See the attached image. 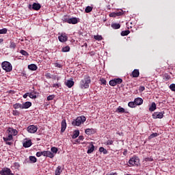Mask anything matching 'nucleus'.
I'll list each match as a JSON object with an SVG mask.
<instances>
[{"mask_svg": "<svg viewBox=\"0 0 175 175\" xmlns=\"http://www.w3.org/2000/svg\"><path fill=\"white\" fill-rule=\"evenodd\" d=\"M90 84H91V77L90 75H85L83 79L79 83V87L81 90H87L90 88Z\"/></svg>", "mask_w": 175, "mask_h": 175, "instance_id": "nucleus-1", "label": "nucleus"}, {"mask_svg": "<svg viewBox=\"0 0 175 175\" xmlns=\"http://www.w3.org/2000/svg\"><path fill=\"white\" fill-rule=\"evenodd\" d=\"M87 120V118L84 116H81L77 117L76 120L72 122V125L73 126H80L81 124H83L85 121Z\"/></svg>", "mask_w": 175, "mask_h": 175, "instance_id": "nucleus-2", "label": "nucleus"}, {"mask_svg": "<svg viewBox=\"0 0 175 175\" xmlns=\"http://www.w3.org/2000/svg\"><path fill=\"white\" fill-rule=\"evenodd\" d=\"M2 68L5 72H12L13 70V66H12V64L9 62H3L1 64Z\"/></svg>", "mask_w": 175, "mask_h": 175, "instance_id": "nucleus-3", "label": "nucleus"}, {"mask_svg": "<svg viewBox=\"0 0 175 175\" xmlns=\"http://www.w3.org/2000/svg\"><path fill=\"white\" fill-rule=\"evenodd\" d=\"M129 163L131 166H139V165H140V160L139 157L134 156L129 159Z\"/></svg>", "mask_w": 175, "mask_h": 175, "instance_id": "nucleus-4", "label": "nucleus"}, {"mask_svg": "<svg viewBox=\"0 0 175 175\" xmlns=\"http://www.w3.org/2000/svg\"><path fill=\"white\" fill-rule=\"evenodd\" d=\"M121 83H122V79L116 78L109 81V85H111V87H116L117 84H121Z\"/></svg>", "mask_w": 175, "mask_h": 175, "instance_id": "nucleus-5", "label": "nucleus"}, {"mask_svg": "<svg viewBox=\"0 0 175 175\" xmlns=\"http://www.w3.org/2000/svg\"><path fill=\"white\" fill-rule=\"evenodd\" d=\"M42 5L38 3H33V5H29V9H33V10H40Z\"/></svg>", "mask_w": 175, "mask_h": 175, "instance_id": "nucleus-6", "label": "nucleus"}, {"mask_svg": "<svg viewBox=\"0 0 175 175\" xmlns=\"http://www.w3.org/2000/svg\"><path fill=\"white\" fill-rule=\"evenodd\" d=\"M7 131L8 133H10V135H12V136H17L18 134V131L16 129L11 127H8Z\"/></svg>", "mask_w": 175, "mask_h": 175, "instance_id": "nucleus-7", "label": "nucleus"}, {"mask_svg": "<svg viewBox=\"0 0 175 175\" xmlns=\"http://www.w3.org/2000/svg\"><path fill=\"white\" fill-rule=\"evenodd\" d=\"M58 39L59 42L64 43L68 40V36H66V33H62L60 36H58Z\"/></svg>", "mask_w": 175, "mask_h": 175, "instance_id": "nucleus-8", "label": "nucleus"}, {"mask_svg": "<svg viewBox=\"0 0 175 175\" xmlns=\"http://www.w3.org/2000/svg\"><path fill=\"white\" fill-rule=\"evenodd\" d=\"M38 131V127L35 125H30L27 127V131L29 133H36Z\"/></svg>", "mask_w": 175, "mask_h": 175, "instance_id": "nucleus-9", "label": "nucleus"}, {"mask_svg": "<svg viewBox=\"0 0 175 175\" xmlns=\"http://www.w3.org/2000/svg\"><path fill=\"white\" fill-rule=\"evenodd\" d=\"M90 146H88L87 154H92L94 152V150H95V146H94V142H90Z\"/></svg>", "mask_w": 175, "mask_h": 175, "instance_id": "nucleus-10", "label": "nucleus"}, {"mask_svg": "<svg viewBox=\"0 0 175 175\" xmlns=\"http://www.w3.org/2000/svg\"><path fill=\"white\" fill-rule=\"evenodd\" d=\"M152 118H163V113L162 112H154L152 114Z\"/></svg>", "mask_w": 175, "mask_h": 175, "instance_id": "nucleus-11", "label": "nucleus"}, {"mask_svg": "<svg viewBox=\"0 0 175 175\" xmlns=\"http://www.w3.org/2000/svg\"><path fill=\"white\" fill-rule=\"evenodd\" d=\"M85 133H86V135H94L95 133H96V129H86L85 131Z\"/></svg>", "mask_w": 175, "mask_h": 175, "instance_id": "nucleus-12", "label": "nucleus"}, {"mask_svg": "<svg viewBox=\"0 0 175 175\" xmlns=\"http://www.w3.org/2000/svg\"><path fill=\"white\" fill-rule=\"evenodd\" d=\"M32 146V141L31 139L25 141L23 142V147H25V148H28L29 147H31Z\"/></svg>", "mask_w": 175, "mask_h": 175, "instance_id": "nucleus-13", "label": "nucleus"}, {"mask_svg": "<svg viewBox=\"0 0 175 175\" xmlns=\"http://www.w3.org/2000/svg\"><path fill=\"white\" fill-rule=\"evenodd\" d=\"M122 14H124L122 12H111L109 14V17H118L122 16Z\"/></svg>", "mask_w": 175, "mask_h": 175, "instance_id": "nucleus-14", "label": "nucleus"}, {"mask_svg": "<svg viewBox=\"0 0 175 175\" xmlns=\"http://www.w3.org/2000/svg\"><path fill=\"white\" fill-rule=\"evenodd\" d=\"M66 23L68 24H77V18H71L66 20Z\"/></svg>", "mask_w": 175, "mask_h": 175, "instance_id": "nucleus-15", "label": "nucleus"}, {"mask_svg": "<svg viewBox=\"0 0 175 175\" xmlns=\"http://www.w3.org/2000/svg\"><path fill=\"white\" fill-rule=\"evenodd\" d=\"M36 94H38V92H36L35 90H33L29 92V97L31 98V99H36V98H38Z\"/></svg>", "mask_w": 175, "mask_h": 175, "instance_id": "nucleus-16", "label": "nucleus"}, {"mask_svg": "<svg viewBox=\"0 0 175 175\" xmlns=\"http://www.w3.org/2000/svg\"><path fill=\"white\" fill-rule=\"evenodd\" d=\"M44 157H47L48 158H54V153L49 150L44 151Z\"/></svg>", "mask_w": 175, "mask_h": 175, "instance_id": "nucleus-17", "label": "nucleus"}, {"mask_svg": "<svg viewBox=\"0 0 175 175\" xmlns=\"http://www.w3.org/2000/svg\"><path fill=\"white\" fill-rule=\"evenodd\" d=\"M136 106H140V105H143V98H137L134 100Z\"/></svg>", "mask_w": 175, "mask_h": 175, "instance_id": "nucleus-18", "label": "nucleus"}, {"mask_svg": "<svg viewBox=\"0 0 175 175\" xmlns=\"http://www.w3.org/2000/svg\"><path fill=\"white\" fill-rule=\"evenodd\" d=\"M31 106H32V103H31L29 101H27L25 103L22 104L23 109H29V107H31Z\"/></svg>", "mask_w": 175, "mask_h": 175, "instance_id": "nucleus-19", "label": "nucleus"}, {"mask_svg": "<svg viewBox=\"0 0 175 175\" xmlns=\"http://www.w3.org/2000/svg\"><path fill=\"white\" fill-rule=\"evenodd\" d=\"M66 129V120L64 119L62 121L61 132L62 133L65 132Z\"/></svg>", "mask_w": 175, "mask_h": 175, "instance_id": "nucleus-20", "label": "nucleus"}, {"mask_svg": "<svg viewBox=\"0 0 175 175\" xmlns=\"http://www.w3.org/2000/svg\"><path fill=\"white\" fill-rule=\"evenodd\" d=\"M66 85L68 88H72V87L73 85H75V81H73L72 80H68L66 82Z\"/></svg>", "mask_w": 175, "mask_h": 175, "instance_id": "nucleus-21", "label": "nucleus"}, {"mask_svg": "<svg viewBox=\"0 0 175 175\" xmlns=\"http://www.w3.org/2000/svg\"><path fill=\"white\" fill-rule=\"evenodd\" d=\"M140 75V72H139V70L138 69H135L131 76H132V77H137L138 76H139Z\"/></svg>", "mask_w": 175, "mask_h": 175, "instance_id": "nucleus-22", "label": "nucleus"}, {"mask_svg": "<svg viewBox=\"0 0 175 175\" xmlns=\"http://www.w3.org/2000/svg\"><path fill=\"white\" fill-rule=\"evenodd\" d=\"M62 167H61L60 165H59L55 171V175H61V173H62Z\"/></svg>", "mask_w": 175, "mask_h": 175, "instance_id": "nucleus-23", "label": "nucleus"}, {"mask_svg": "<svg viewBox=\"0 0 175 175\" xmlns=\"http://www.w3.org/2000/svg\"><path fill=\"white\" fill-rule=\"evenodd\" d=\"M157 110V104L152 103L151 106L149 107V111H155Z\"/></svg>", "mask_w": 175, "mask_h": 175, "instance_id": "nucleus-24", "label": "nucleus"}, {"mask_svg": "<svg viewBox=\"0 0 175 175\" xmlns=\"http://www.w3.org/2000/svg\"><path fill=\"white\" fill-rule=\"evenodd\" d=\"M4 142H10L13 140V135L12 134H9L8 137H3Z\"/></svg>", "mask_w": 175, "mask_h": 175, "instance_id": "nucleus-25", "label": "nucleus"}, {"mask_svg": "<svg viewBox=\"0 0 175 175\" xmlns=\"http://www.w3.org/2000/svg\"><path fill=\"white\" fill-rule=\"evenodd\" d=\"M28 69H29L30 70H36L38 69V66H36V64H29L28 66Z\"/></svg>", "mask_w": 175, "mask_h": 175, "instance_id": "nucleus-26", "label": "nucleus"}, {"mask_svg": "<svg viewBox=\"0 0 175 175\" xmlns=\"http://www.w3.org/2000/svg\"><path fill=\"white\" fill-rule=\"evenodd\" d=\"M111 27L113 29H120V28H121V25L119 23H113L111 25Z\"/></svg>", "mask_w": 175, "mask_h": 175, "instance_id": "nucleus-27", "label": "nucleus"}, {"mask_svg": "<svg viewBox=\"0 0 175 175\" xmlns=\"http://www.w3.org/2000/svg\"><path fill=\"white\" fill-rule=\"evenodd\" d=\"M117 113H128L125 111V109L122 108L121 106H119L116 109Z\"/></svg>", "mask_w": 175, "mask_h": 175, "instance_id": "nucleus-28", "label": "nucleus"}, {"mask_svg": "<svg viewBox=\"0 0 175 175\" xmlns=\"http://www.w3.org/2000/svg\"><path fill=\"white\" fill-rule=\"evenodd\" d=\"M79 135H80V131H79V130L74 131L72 139H77V137H79Z\"/></svg>", "mask_w": 175, "mask_h": 175, "instance_id": "nucleus-29", "label": "nucleus"}, {"mask_svg": "<svg viewBox=\"0 0 175 175\" xmlns=\"http://www.w3.org/2000/svg\"><path fill=\"white\" fill-rule=\"evenodd\" d=\"M14 109H23V104L16 103L13 105Z\"/></svg>", "mask_w": 175, "mask_h": 175, "instance_id": "nucleus-30", "label": "nucleus"}, {"mask_svg": "<svg viewBox=\"0 0 175 175\" xmlns=\"http://www.w3.org/2000/svg\"><path fill=\"white\" fill-rule=\"evenodd\" d=\"M70 47L69 46H66L62 48V53H68V51H70Z\"/></svg>", "mask_w": 175, "mask_h": 175, "instance_id": "nucleus-31", "label": "nucleus"}, {"mask_svg": "<svg viewBox=\"0 0 175 175\" xmlns=\"http://www.w3.org/2000/svg\"><path fill=\"white\" fill-rule=\"evenodd\" d=\"M129 33H131V31H129V30H125V31H122L121 32V36H127V35H129Z\"/></svg>", "mask_w": 175, "mask_h": 175, "instance_id": "nucleus-32", "label": "nucleus"}, {"mask_svg": "<svg viewBox=\"0 0 175 175\" xmlns=\"http://www.w3.org/2000/svg\"><path fill=\"white\" fill-rule=\"evenodd\" d=\"M92 9H93L92 7L87 6L85 10V13H91V12H92Z\"/></svg>", "mask_w": 175, "mask_h": 175, "instance_id": "nucleus-33", "label": "nucleus"}, {"mask_svg": "<svg viewBox=\"0 0 175 175\" xmlns=\"http://www.w3.org/2000/svg\"><path fill=\"white\" fill-rule=\"evenodd\" d=\"M20 53L21 54H22V55H24L25 57H28L29 55V53H28V52L23 49L20 51Z\"/></svg>", "mask_w": 175, "mask_h": 175, "instance_id": "nucleus-34", "label": "nucleus"}, {"mask_svg": "<svg viewBox=\"0 0 175 175\" xmlns=\"http://www.w3.org/2000/svg\"><path fill=\"white\" fill-rule=\"evenodd\" d=\"M10 49H12L13 50L16 49V43H14V42L11 41L10 42Z\"/></svg>", "mask_w": 175, "mask_h": 175, "instance_id": "nucleus-35", "label": "nucleus"}, {"mask_svg": "<svg viewBox=\"0 0 175 175\" xmlns=\"http://www.w3.org/2000/svg\"><path fill=\"white\" fill-rule=\"evenodd\" d=\"M29 161H31V162H32V163H36L37 159H36V157H35L34 156H30Z\"/></svg>", "mask_w": 175, "mask_h": 175, "instance_id": "nucleus-36", "label": "nucleus"}, {"mask_svg": "<svg viewBox=\"0 0 175 175\" xmlns=\"http://www.w3.org/2000/svg\"><path fill=\"white\" fill-rule=\"evenodd\" d=\"M8 33V29L3 28L0 29V35H4L5 33Z\"/></svg>", "mask_w": 175, "mask_h": 175, "instance_id": "nucleus-37", "label": "nucleus"}, {"mask_svg": "<svg viewBox=\"0 0 175 175\" xmlns=\"http://www.w3.org/2000/svg\"><path fill=\"white\" fill-rule=\"evenodd\" d=\"M157 136H158V133H153L148 137V139L149 140H151V139H153V137H157Z\"/></svg>", "mask_w": 175, "mask_h": 175, "instance_id": "nucleus-38", "label": "nucleus"}, {"mask_svg": "<svg viewBox=\"0 0 175 175\" xmlns=\"http://www.w3.org/2000/svg\"><path fill=\"white\" fill-rule=\"evenodd\" d=\"M94 39H95V40H102L103 38L102 37V36L96 35L94 36Z\"/></svg>", "mask_w": 175, "mask_h": 175, "instance_id": "nucleus-39", "label": "nucleus"}, {"mask_svg": "<svg viewBox=\"0 0 175 175\" xmlns=\"http://www.w3.org/2000/svg\"><path fill=\"white\" fill-rule=\"evenodd\" d=\"M128 106H129V107L133 108V107H135L136 106V103H135V101L134 102H129L128 103Z\"/></svg>", "mask_w": 175, "mask_h": 175, "instance_id": "nucleus-40", "label": "nucleus"}, {"mask_svg": "<svg viewBox=\"0 0 175 175\" xmlns=\"http://www.w3.org/2000/svg\"><path fill=\"white\" fill-rule=\"evenodd\" d=\"M99 151L100 152H103L104 154H107V150H106L105 148L103 147H100L99 148Z\"/></svg>", "mask_w": 175, "mask_h": 175, "instance_id": "nucleus-41", "label": "nucleus"}, {"mask_svg": "<svg viewBox=\"0 0 175 175\" xmlns=\"http://www.w3.org/2000/svg\"><path fill=\"white\" fill-rule=\"evenodd\" d=\"M51 151L52 152H53V154H57V152H58V148H55V147H52L51 148Z\"/></svg>", "mask_w": 175, "mask_h": 175, "instance_id": "nucleus-42", "label": "nucleus"}, {"mask_svg": "<svg viewBox=\"0 0 175 175\" xmlns=\"http://www.w3.org/2000/svg\"><path fill=\"white\" fill-rule=\"evenodd\" d=\"M54 98H55V96L54 94H52V95L48 96L46 99L47 100H53Z\"/></svg>", "mask_w": 175, "mask_h": 175, "instance_id": "nucleus-43", "label": "nucleus"}, {"mask_svg": "<svg viewBox=\"0 0 175 175\" xmlns=\"http://www.w3.org/2000/svg\"><path fill=\"white\" fill-rule=\"evenodd\" d=\"M113 143H114L113 140H108L105 144L106 146H113Z\"/></svg>", "mask_w": 175, "mask_h": 175, "instance_id": "nucleus-44", "label": "nucleus"}, {"mask_svg": "<svg viewBox=\"0 0 175 175\" xmlns=\"http://www.w3.org/2000/svg\"><path fill=\"white\" fill-rule=\"evenodd\" d=\"M170 89L171 90V91H173L174 92H175V84L174 83H172L170 85Z\"/></svg>", "mask_w": 175, "mask_h": 175, "instance_id": "nucleus-45", "label": "nucleus"}, {"mask_svg": "<svg viewBox=\"0 0 175 175\" xmlns=\"http://www.w3.org/2000/svg\"><path fill=\"white\" fill-rule=\"evenodd\" d=\"M42 155H43V157H44V151L43 152H37L36 153V157H42Z\"/></svg>", "mask_w": 175, "mask_h": 175, "instance_id": "nucleus-46", "label": "nucleus"}, {"mask_svg": "<svg viewBox=\"0 0 175 175\" xmlns=\"http://www.w3.org/2000/svg\"><path fill=\"white\" fill-rule=\"evenodd\" d=\"M12 113H13V116H20V111L17 110H14Z\"/></svg>", "mask_w": 175, "mask_h": 175, "instance_id": "nucleus-47", "label": "nucleus"}, {"mask_svg": "<svg viewBox=\"0 0 175 175\" xmlns=\"http://www.w3.org/2000/svg\"><path fill=\"white\" fill-rule=\"evenodd\" d=\"M101 84H103V85H106V81L105 79H102L100 80Z\"/></svg>", "mask_w": 175, "mask_h": 175, "instance_id": "nucleus-48", "label": "nucleus"}, {"mask_svg": "<svg viewBox=\"0 0 175 175\" xmlns=\"http://www.w3.org/2000/svg\"><path fill=\"white\" fill-rule=\"evenodd\" d=\"M55 68H62V65L58 64V63H55L54 64Z\"/></svg>", "mask_w": 175, "mask_h": 175, "instance_id": "nucleus-49", "label": "nucleus"}, {"mask_svg": "<svg viewBox=\"0 0 175 175\" xmlns=\"http://www.w3.org/2000/svg\"><path fill=\"white\" fill-rule=\"evenodd\" d=\"M146 90V88L144 86H140L139 87V92H143Z\"/></svg>", "mask_w": 175, "mask_h": 175, "instance_id": "nucleus-50", "label": "nucleus"}, {"mask_svg": "<svg viewBox=\"0 0 175 175\" xmlns=\"http://www.w3.org/2000/svg\"><path fill=\"white\" fill-rule=\"evenodd\" d=\"M28 96H29V93H26L23 95L24 99H27V98H28Z\"/></svg>", "mask_w": 175, "mask_h": 175, "instance_id": "nucleus-51", "label": "nucleus"}, {"mask_svg": "<svg viewBox=\"0 0 175 175\" xmlns=\"http://www.w3.org/2000/svg\"><path fill=\"white\" fill-rule=\"evenodd\" d=\"M91 57H93V55H95V51H92L89 53Z\"/></svg>", "mask_w": 175, "mask_h": 175, "instance_id": "nucleus-52", "label": "nucleus"}, {"mask_svg": "<svg viewBox=\"0 0 175 175\" xmlns=\"http://www.w3.org/2000/svg\"><path fill=\"white\" fill-rule=\"evenodd\" d=\"M53 87L55 88H59V85L58 83H55V84H53Z\"/></svg>", "mask_w": 175, "mask_h": 175, "instance_id": "nucleus-53", "label": "nucleus"}, {"mask_svg": "<svg viewBox=\"0 0 175 175\" xmlns=\"http://www.w3.org/2000/svg\"><path fill=\"white\" fill-rule=\"evenodd\" d=\"M14 166L17 168L20 167V163H14Z\"/></svg>", "mask_w": 175, "mask_h": 175, "instance_id": "nucleus-54", "label": "nucleus"}, {"mask_svg": "<svg viewBox=\"0 0 175 175\" xmlns=\"http://www.w3.org/2000/svg\"><path fill=\"white\" fill-rule=\"evenodd\" d=\"M146 161H152V159H151V158H147V159H146Z\"/></svg>", "mask_w": 175, "mask_h": 175, "instance_id": "nucleus-55", "label": "nucleus"}, {"mask_svg": "<svg viewBox=\"0 0 175 175\" xmlns=\"http://www.w3.org/2000/svg\"><path fill=\"white\" fill-rule=\"evenodd\" d=\"M6 144H8V146H10L12 144V142H6Z\"/></svg>", "mask_w": 175, "mask_h": 175, "instance_id": "nucleus-56", "label": "nucleus"}, {"mask_svg": "<svg viewBox=\"0 0 175 175\" xmlns=\"http://www.w3.org/2000/svg\"><path fill=\"white\" fill-rule=\"evenodd\" d=\"M2 42H3V38H0V43H2Z\"/></svg>", "mask_w": 175, "mask_h": 175, "instance_id": "nucleus-57", "label": "nucleus"}, {"mask_svg": "<svg viewBox=\"0 0 175 175\" xmlns=\"http://www.w3.org/2000/svg\"><path fill=\"white\" fill-rule=\"evenodd\" d=\"M46 77H49L50 76V73H47V74L46 75Z\"/></svg>", "mask_w": 175, "mask_h": 175, "instance_id": "nucleus-58", "label": "nucleus"}, {"mask_svg": "<svg viewBox=\"0 0 175 175\" xmlns=\"http://www.w3.org/2000/svg\"><path fill=\"white\" fill-rule=\"evenodd\" d=\"M80 140H83V136H79Z\"/></svg>", "mask_w": 175, "mask_h": 175, "instance_id": "nucleus-59", "label": "nucleus"}, {"mask_svg": "<svg viewBox=\"0 0 175 175\" xmlns=\"http://www.w3.org/2000/svg\"><path fill=\"white\" fill-rule=\"evenodd\" d=\"M124 155H126V150L123 152Z\"/></svg>", "mask_w": 175, "mask_h": 175, "instance_id": "nucleus-60", "label": "nucleus"}, {"mask_svg": "<svg viewBox=\"0 0 175 175\" xmlns=\"http://www.w3.org/2000/svg\"><path fill=\"white\" fill-rule=\"evenodd\" d=\"M83 46H85V47H88V45L87 44V43H85Z\"/></svg>", "mask_w": 175, "mask_h": 175, "instance_id": "nucleus-61", "label": "nucleus"}]
</instances>
